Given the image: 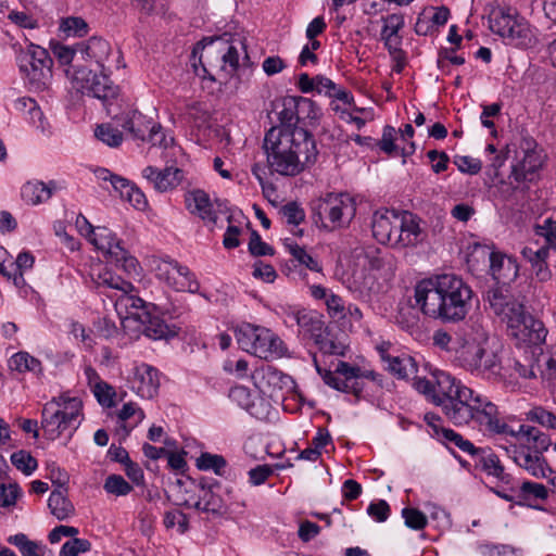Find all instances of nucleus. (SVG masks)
<instances>
[{"instance_id":"obj_1","label":"nucleus","mask_w":556,"mask_h":556,"mask_svg":"<svg viewBox=\"0 0 556 556\" xmlns=\"http://www.w3.org/2000/svg\"><path fill=\"white\" fill-rule=\"evenodd\" d=\"M471 288L454 274H442L419 281L415 300L420 311L442 323L464 320L471 308Z\"/></svg>"},{"instance_id":"obj_2","label":"nucleus","mask_w":556,"mask_h":556,"mask_svg":"<svg viewBox=\"0 0 556 556\" xmlns=\"http://www.w3.org/2000/svg\"><path fill=\"white\" fill-rule=\"evenodd\" d=\"M263 149L271 173L296 176L317 160L314 137L306 129L271 127L265 135Z\"/></svg>"},{"instance_id":"obj_3","label":"nucleus","mask_w":556,"mask_h":556,"mask_svg":"<svg viewBox=\"0 0 556 556\" xmlns=\"http://www.w3.org/2000/svg\"><path fill=\"white\" fill-rule=\"evenodd\" d=\"M415 389L425 394L433 404L441 406L445 417L455 426L468 425L472 419L475 392L463 386L451 375L441 372L435 386L426 378H416Z\"/></svg>"},{"instance_id":"obj_4","label":"nucleus","mask_w":556,"mask_h":556,"mask_svg":"<svg viewBox=\"0 0 556 556\" xmlns=\"http://www.w3.org/2000/svg\"><path fill=\"white\" fill-rule=\"evenodd\" d=\"M513 317H508V333L516 339L517 345L522 348H542L547 336L544 324L528 314L522 304H515Z\"/></svg>"},{"instance_id":"obj_5","label":"nucleus","mask_w":556,"mask_h":556,"mask_svg":"<svg viewBox=\"0 0 556 556\" xmlns=\"http://www.w3.org/2000/svg\"><path fill=\"white\" fill-rule=\"evenodd\" d=\"M355 211L354 200L345 193H328L313 205V212L323 226L331 229L349 224Z\"/></svg>"},{"instance_id":"obj_6","label":"nucleus","mask_w":556,"mask_h":556,"mask_svg":"<svg viewBox=\"0 0 556 556\" xmlns=\"http://www.w3.org/2000/svg\"><path fill=\"white\" fill-rule=\"evenodd\" d=\"M199 55V62H192L191 66L193 70H198L199 66L202 70H207V66H213V59H220L224 64H229L233 70L239 67V53L236 47L229 45L228 39L224 36L204 37L202 40L195 43L192 50L193 60Z\"/></svg>"},{"instance_id":"obj_7","label":"nucleus","mask_w":556,"mask_h":556,"mask_svg":"<svg viewBox=\"0 0 556 556\" xmlns=\"http://www.w3.org/2000/svg\"><path fill=\"white\" fill-rule=\"evenodd\" d=\"M516 163L511 166L509 178L516 182H532L536 172L543 165L542 152L538 150L536 141L530 136H522L516 147H513Z\"/></svg>"},{"instance_id":"obj_8","label":"nucleus","mask_w":556,"mask_h":556,"mask_svg":"<svg viewBox=\"0 0 556 556\" xmlns=\"http://www.w3.org/2000/svg\"><path fill=\"white\" fill-rule=\"evenodd\" d=\"M98 250L117 267L128 275H139L140 266L137 258L121 245V240L106 227H96L93 235L88 239Z\"/></svg>"},{"instance_id":"obj_9","label":"nucleus","mask_w":556,"mask_h":556,"mask_svg":"<svg viewBox=\"0 0 556 556\" xmlns=\"http://www.w3.org/2000/svg\"><path fill=\"white\" fill-rule=\"evenodd\" d=\"M458 358L464 368L493 376L500 375L501 359L491 342L463 344Z\"/></svg>"},{"instance_id":"obj_10","label":"nucleus","mask_w":556,"mask_h":556,"mask_svg":"<svg viewBox=\"0 0 556 556\" xmlns=\"http://www.w3.org/2000/svg\"><path fill=\"white\" fill-rule=\"evenodd\" d=\"M156 277L176 291L194 292L199 285L191 280V274L185 266L175 261L159 260L154 266Z\"/></svg>"},{"instance_id":"obj_11","label":"nucleus","mask_w":556,"mask_h":556,"mask_svg":"<svg viewBox=\"0 0 556 556\" xmlns=\"http://www.w3.org/2000/svg\"><path fill=\"white\" fill-rule=\"evenodd\" d=\"M77 49L88 58L94 59L96 65L102 70H121L126 67V64L123 62L122 52L117 50L114 55H111V47L102 38L91 37L86 46L78 45Z\"/></svg>"},{"instance_id":"obj_12","label":"nucleus","mask_w":556,"mask_h":556,"mask_svg":"<svg viewBox=\"0 0 556 556\" xmlns=\"http://www.w3.org/2000/svg\"><path fill=\"white\" fill-rule=\"evenodd\" d=\"M471 405L475 406V410L472 413V419L480 426L486 427L489 431L495 433H505L511 437H515L519 440H522V434L518 433L509 428L508 425L501 422L496 417L497 408L491 402L485 401L480 395H476Z\"/></svg>"},{"instance_id":"obj_13","label":"nucleus","mask_w":556,"mask_h":556,"mask_svg":"<svg viewBox=\"0 0 556 556\" xmlns=\"http://www.w3.org/2000/svg\"><path fill=\"white\" fill-rule=\"evenodd\" d=\"M403 225L401 213L395 210L377 211L371 222L372 235L380 243L396 245V233Z\"/></svg>"},{"instance_id":"obj_14","label":"nucleus","mask_w":556,"mask_h":556,"mask_svg":"<svg viewBox=\"0 0 556 556\" xmlns=\"http://www.w3.org/2000/svg\"><path fill=\"white\" fill-rule=\"evenodd\" d=\"M80 79L83 80L81 89L103 103H109L119 94V87L105 72H87V75Z\"/></svg>"},{"instance_id":"obj_15","label":"nucleus","mask_w":556,"mask_h":556,"mask_svg":"<svg viewBox=\"0 0 556 556\" xmlns=\"http://www.w3.org/2000/svg\"><path fill=\"white\" fill-rule=\"evenodd\" d=\"M142 176L153 186L159 192H166L173 190L184 180V172L174 166L159 169L154 166H147L142 170Z\"/></svg>"},{"instance_id":"obj_16","label":"nucleus","mask_w":556,"mask_h":556,"mask_svg":"<svg viewBox=\"0 0 556 556\" xmlns=\"http://www.w3.org/2000/svg\"><path fill=\"white\" fill-rule=\"evenodd\" d=\"M285 352L286 348L279 337L267 328H258L255 343H253V355L269 361L283 356Z\"/></svg>"},{"instance_id":"obj_17","label":"nucleus","mask_w":556,"mask_h":556,"mask_svg":"<svg viewBox=\"0 0 556 556\" xmlns=\"http://www.w3.org/2000/svg\"><path fill=\"white\" fill-rule=\"evenodd\" d=\"M132 316L141 324L142 332L150 339H167L176 334V331L160 317L156 308L136 312Z\"/></svg>"},{"instance_id":"obj_18","label":"nucleus","mask_w":556,"mask_h":556,"mask_svg":"<svg viewBox=\"0 0 556 556\" xmlns=\"http://www.w3.org/2000/svg\"><path fill=\"white\" fill-rule=\"evenodd\" d=\"M520 354L514 361V369L526 379L536 378L538 374L544 375L542 366L543 348L518 346Z\"/></svg>"},{"instance_id":"obj_19","label":"nucleus","mask_w":556,"mask_h":556,"mask_svg":"<svg viewBox=\"0 0 556 556\" xmlns=\"http://www.w3.org/2000/svg\"><path fill=\"white\" fill-rule=\"evenodd\" d=\"M160 377L156 368L141 364L135 368L132 388L143 399H152L159 390Z\"/></svg>"},{"instance_id":"obj_20","label":"nucleus","mask_w":556,"mask_h":556,"mask_svg":"<svg viewBox=\"0 0 556 556\" xmlns=\"http://www.w3.org/2000/svg\"><path fill=\"white\" fill-rule=\"evenodd\" d=\"M548 247H523L521 250L522 257L530 264L534 277L545 282L552 278V271L547 264L549 257Z\"/></svg>"},{"instance_id":"obj_21","label":"nucleus","mask_w":556,"mask_h":556,"mask_svg":"<svg viewBox=\"0 0 556 556\" xmlns=\"http://www.w3.org/2000/svg\"><path fill=\"white\" fill-rule=\"evenodd\" d=\"M516 465L538 479L547 478L548 473L554 472L544 455L528 451L526 448L520 452V456H517Z\"/></svg>"},{"instance_id":"obj_22","label":"nucleus","mask_w":556,"mask_h":556,"mask_svg":"<svg viewBox=\"0 0 556 556\" xmlns=\"http://www.w3.org/2000/svg\"><path fill=\"white\" fill-rule=\"evenodd\" d=\"M118 124L127 130L134 139L146 141L147 131L152 125L153 121L148 118L137 110L123 114L121 117H115Z\"/></svg>"},{"instance_id":"obj_23","label":"nucleus","mask_w":556,"mask_h":556,"mask_svg":"<svg viewBox=\"0 0 556 556\" xmlns=\"http://www.w3.org/2000/svg\"><path fill=\"white\" fill-rule=\"evenodd\" d=\"M489 260L491 274L497 281L514 280L518 276V264L513 257L491 252Z\"/></svg>"},{"instance_id":"obj_24","label":"nucleus","mask_w":556,"mask_h":556,"mask_svg":"<svg viewBox=\"0 0 556 556\" xmlns=\"http://www.w3.org/2000/svg\"><path fill=\"white\" fill-rule=\"evenodd\" d=\"M186 205L188 210L198 215L203 220L215 224L217 216L212 208V203L207 193L202 190H194L186 195Z\"/></svg>"},{"instance_id":"obj_25","label":"nucleus","mask_w":556,"mask_h":556,"mask_svg":"<svg viewBox=\"0 0 556 556\" xmlns=\"http://www.w3.org/2000/svg\"><path fill=\"white\" fill-rule=\"evenodd\" d=\"M295 320L303 334L314 341L327 330L321 315L316 311L300 309L295 313Z\"/></svg>"},{"instance_id":"obj_26","label":"nucleus","mask_w":556,"mask_h":556,"mask_svg":"<svg viewBox=\"0 0 556 556\" xmlns=\"http://www.w3.org/2000/svg\"><path fill=\"white\" fill-rule=\"evenodd\" d=\"M486 300L494 314L504 316L508 321V317H513V307L515 304H520L515 301L506 290L501 287H494L488 290Z\"/></svg>"},{"instance_id":"obj_27","label":"nucleus","mask_w":556,"mask_h":556,"mask_svg":"<svg viewBox=\"0 0 556 556\" xmlns=\"http://www.w3.org/2000/svg\"><path fill=\"white\" fill-rule=\"evenodd\" d=\"M274 105L276 115L280 122V125L278 126L279 129H304L303 127L298 126L299 119L296 115L295 97H286L280 101H276Z\"/></svg>"},{"instance_id":"obj_28","label":"nucleus","mask_w":556,"mask_h":556,"mask_svg":"<svg viewBox=\"0 0 556 556\" xmlns=\"http://www.w3.org/2000/svg\"><path fill=\"white\" fill-rule=\"evenodd\" d=\"M518 433L522 434V441H525L522 444H525L528 451L544 455L552 445L549 435L535 427L521 425Z\"/></svg>"},{"instance_id":"obj_29","label":"nucleus","mask_w":556,"mask_h":556,"mask_svg":"<svg viewBox=\"0 0 556 556\" xmlns=\"http://www.w3.org/2000/svg\"><path fill=\"white\" fill-rule=\"evenodd\" d=\"M48 507L58 520H66L75 514V507L67 497V489H54L48 500Z\"/></svg>"},{"instance_id":"obj_30","label":"nucleus","mask_w":556,"mask_h":556,"mask_svg":"<svg viewBox=\"0 0 556 556\" xmlns=\"http://www.w3.org/2000/svg\"><path fill=\"white\" fill-rule=\"evenodd\" d=\"M56 188L54 181L48 185L42 181H28L22 187V198L25 202L36 205L48 201Z\"/></svg>"},{"instance_id":"obj_31","label":"nucleus","mask_w":556,"mask_h":556,"mask_svg":"<svg viewBox=\"0 0 556 556\" xmlns=\"http://www.w3.org/2000/svg\"><path fill=\"white\" fill-rule=\"evenodd\" d=\"M401 216L404 225L396 233V245L408 247L417 244L420 235L419 224L414 219L413 215L407 212L401 213Z\"/></svg>"},{"instance_id":"obj_32","label":"nucleus","mask_w":556,"mask_h":556,"mask_svg":"<svg viewBox=\"0 0 556 556\" xmlns=\"http://www.w3.org/2000/svg\"><path fill=\"white\" fill-rule=\"evenodd\" d=\"M381 357L388 364V370L399 379H406L410 375H415L417 371L416 364L409 356L393 357L382 351Z\"/></svg>"},{"instance_id":"obj_33","label":"nucleus","mask_w":556,"mask_h":556,"mask_svg":"<svg viewBox=\"0 0 556 556\" xmlns=\"http://www.w3.org/2000/svg\"><path fill=\"white\" fill-rule=\"evenodd\" d=\"M283 245L292 256V261L296 263L295 266H304L315 273L321 271L323 268L318 261L313 257L304 247L299 245L290 239H285Z\"/></svg>"},{"instance_id":"obj_34","label":"nucleus","mask_w":556,"mask_h":556,"mask_svg":"<svg viewBox=\"0 0 556 556\" xmlns=\"http://www.w3.org/2000/svg\"><path fill=\"white\" fill-rule=\"evenodd\" d=\"M476 456H480L479 463L481 468L491 476L496 477L503 482H509L510 475L505 472L504 466L502 465L500 457L491 452V450L480 448V453Z\"/></svg>"},{"instance_id":"obj_35","label":"nucleus","mask_w":556,"mask_h":556,"mask_svg":"<svg viewBox=\"0 0 556 556\" xmlns=\"http://www.w3.org/2000/svg\"><path fill=\"white\" fill-rule=\"evenodd\" d=\"M21 61L28 62L31 70H51L53 66V60L48 50L35 45H30L21 55Z\"/></svg>"},{"instance_id":"obj_36","label":"nucleus","mask_w":556,"mask_h":556,"mask_svg":"<svg viewBox=\"0 0 556 556\" xmlns=\"http://www.w3.org/2000/svg\"><path fill=\"white\" fill-rule=\"evenodd\" d=\"M8 542L16 546L23 556H45L46 554L43 545L29 540L24 533L9 536Z\"/></svg>"},{"instance_id":"obj_37","label":"nucleus","mask_w":556,"mask_h":556,"mask_svg":"<svg viewBox=\"0 0 556 556\" xmlns=\"http://www.w3.org/2000/svg\"><path fill=\"white\" fill-rule=\"evenodd\" d=\"M314 342L324 354L345 356L348 351V345L327 330Z\"/></svg>"},{"instance_id":"obj_38","label":"nucleus","mask_w":556,"mask_h":556,"mask_svg":"<svg viewBox=\"0 0 556 556\" xmlns=\"http://www.w3.org/2000/svg\"><path fill=\"white\" fill-rule=\"evenodd\" d=\"M50 413L49 404L43 407L42 410V428L48 433L51 439L58 438L63 431L67 428L65 427V421H62L61 416L58 410Z\"/></svg>"},{"instance_id":"obj_39","label":"nucleus","mask_w":556,"mask_h":556,"mask_svg":"<svg viewBox=\"0 0 556 556\" xmlns=\"http://www.w3.org/2000/svg\"><path fill=\"white\" fill-rule=\"evenodd\" d=\"M489 28L503 38L515 37V22L510 15L501 12L496 16L489 17Z\"/></svg>"},{"instance_id":"obj_40","label":"nucleus","mask_w":556,"mask_h":556,"mask_svg":"<svg viewBox=\"0 0 556 556\" xmlns=\"http://www.w3.org/2000/svg\"><path fill=\"white\" fill-rule=\"evenodd\" d=\"M9 366L12 370H16L18 372L41 371V363L26 352H18L14 354L9 362Z\"/></svg>"},{"instance_id":"obj_41","label":"nucleus","mask_w":556,"mask_h":556,"mask_svg":"<svg viewBox=\"0 0 556 556\" xmlns=\"http://www.w3.org/2000/svg\"><path fill=\"white\" fill-rule=\"evenodd\" d=\"M433 428L437 434L442 435L443 439L455 444L463 452L471 456H476L477 454L480 453V448L476 447L469 440L464 439L459 433L455 432L454 430L447 428L438 429L434 426Z\"/></svg>"},{"instance_id":"obj_42","label":"nucleus","mask_w":556,"mask_h":556,"mask_svg":"<svg viewBox=\"0 0 556 556\" xmlns=\"http://www.w3.org/2000/svg\"><path fill=\"white\" fill-rule=\"evenodd\" d=\"M93 280L98 287H108L111 289L121 290L125 293L132 289L130 282L124 280L119 276H115L114 274L106 269L100 271L97 275V277L93 278Z\"/></svg>"},{"instance_id":"obj_43","label":"nucleus","mask_w":556,"mask_h":556,"mask_svg":"<svg viewBox=\"0 0 556 556\" xmlns=\"http://www.w3.org/2000/svg\"><path fill=\"white\" fill-rule=\"evenodd\" d=\"M199 78L202 89L214 94L222 91L223 85L227 83L229 75L227 72H218L217 75L211 72H202Z\"/></svg>"},{"instance_id":"obj_44","label":"nucleus","mask_w":556,"mask_h":556,"mask_svg":"<svg viewBox=\"0 0 556 556\" xmlns=\"http://www.w3.org/2000/svg\"><path fill=\"white\" fill-rule=\"evenodd\" d=\"M83 403L78 397H73L72 400H67V405L64 408L56 409L61 416L62 421H65V427L70 428L77 424L75 428L79 425V416L81 414Z\"/></svg>"},{"instance_id":"obj_45","label":"nucleus","mask_w":556,"mask_h":556,"mask_svg":"<svg viewBox=\"0 0 556 556\" xmlns=\"http://www.w3.org/2000/svg\"><path fill=\"white\" fill-rule=\"evenodd\" d=\"M397 324L402 329L406 330L410 334L419 330L420 318L414 307H404L399 311L396 316Z\"/></svg>"},{"instance_id":"obj_46","label":"nucleus","mask_w":556,"mask_h":556,"mask_svg":"<svg viewBox=\"0 0 556 556\" xmlns=\"http://www.w3.org/2000/svg\"><path fill=\"white\" fill-rule=\"evenodd\" d=\"M258 328V326L247 324L236 330L237 342L243 351L252 354L253 343H255Z\"/></svg>"},{"instance_id":"obj_47","label":"nucleus","mask_w":556,"mask_h":556,"mask_svg":"<svg viewBox=\"0 0 556 556\" xmlns=\"http://www.w3.org/2000/svg\"><path fill=\"white\" fill-rule=\"evenodd\" d=\"M226 459L222 455L202 453L197 459V467L200 470H214L218 476H222V470L226 467Z\"/></svg>"},{"instance_id":"obj_48","label":"nucleus","mask_w":556,"mask_h":556,"mask_svg":"<svg viewBox=\"0 0 556 556\" xmlns=\"http://www.w3.org/2000/svg\"><path fill=\"white\" fill-rule=\"evenodd\" d=\"M60 30L64 31L67 36L83 37L88 34V24L83 17L70 16L62 18Z\"/></svg>"},{"instance_id":"obj_49","label":"nucleus","mask_w":556,"mask_h":556,"mask_svg":"<svg viewBox=\"0 0 556 556\" xmlns=\"http://www.w3.org/2000/svg\"><path fill=\"white\" fill-rule=\"evenodd\" d=\"M296 115L299 123L305 121H316L319 114V109L316 104L306 98L295 97Z\"/></svg>"},{"instance_id":"obj_50","label":"nucleus","mask_w":556,"mask_h":556,"mask_svg":"<svg viewBox=\"0 0 556 556\" xmlns=\"http://www.w3.org/2000/svg\"><path fill=\"white\" fill-rule=\"evenodd\" d=\"M103 488L108 493L116 496H124L132 491V486L119 475H110Z\"/></svg>"},{"instance_id":"obj_51","label":"nucleus","mask_w":556,"mask_h":556,"mask_svg":"<svg viewBox=\"0 0 556 556\" xmlns=\"http://www.w3.org/2000/svg\"><path fill=\"white\" fill-rule=\"evenodd\" d=\"M96 137L110 147H118L123 141V134L110 124L100 125L96 129Z\"/></svg>"},{"instance_id":"obj_52","label":"nucleus","mask_w":556,"mask_h":556,"mask_svg":"<svg viewBox=\"0 0 556 556\" xmlns=\"http://www.w3.org/2000/svg\"><path fill=\"white\" fill-rule=\"evenodd\" d=\"M534 231L536 236L543 237L545 239V244L543 247H548L551 249L556 250V222L552 218H547L544 220L542 225H535Z\"/></svg>"},{"instance_id":"obj_53","label":"nucleus","mask_w":556,"mask_h":556,"mask_svg":"<svg viewBox=\"0 0 556 556\" xmlns=\"http://www.w3.org/2000/svg\"><path fill=\"white\" fill-rule=\"evenodd\" d=\"M520 497L528 501L530 497L545 501L548 497V490L544 484L525 481L520 486Z\"/></svg>"},{"instance_id":"obj_54","label":"nucleus","mask_w":556,"mask_h":556,"mask_svg":"<svg viewBox=\"0 0 556 556\" xmlns=\"http://www.w3.org/2000/svg\"><path fill=\"white\" fill-rule=\"evenodd\" d=\"M12 464L25 475H30L37 468V460L28 452L18 451L11 456Z\"/></svg>"},{"instance_id":"obj_55","label":"nucleus","mask_w":556,"mask_h":556,"mask_svg":"<svg viewBox=\"0 0 556 556\" xmlns=\"http://www.w3.org/2000/svg\"><path fill=\"white\" fill-rule=\"evenodd\" d=\"M402 516L405 525L414 530H422L428 523L427 516L417 508L406 507L402 510Z\"/></svg>"},{"instance_id":"obj_56","label":"nucleus","mask_w":556,"mask_h":556,"mask_svg":"<svg viewBox=\"0 0 556 556\" xmlns=\"http://www.w3.org/2000/svg\"><path fill=\"white\" fill-rule=\"evenodd\" d=\"M93 393L97 397L98 402L105 407L115 406V402L113 401V396L115 395V391L113 387L104 381H97L93 386Z\"/></svg>"},{"instance_id":"obj_57","label":"nucleus","mask_w":556,"mask_h":556,"mask_svg":"<svg viewBox=\"0 0 556 556\" xmlns=\"http://www.w3.org/2000/svg\"><path fill=\"white\" fill-rule=\"evenodd\" d=\"M91 543L85 539L73 538L65 542L60 551V556H77L79 553L89 552Z\"/></svg>"},{"instance_id":"obj_58","label":"nucleus","mask_w":556,"mask_h":556,"mask_svg":"<svg viewBox=\"0 0 556 556\" xmlns=\"http://www.w3.org/2000/svg\"><path fill=\"white\" fill-rule=\"evenodd\" d=\"M249 252L253 256H264V255H274L275 250L273 247L264 242L256 230L251 231V237L249 241Z\"/></svg>"},{"instance_id":"obj_59","label":"nucleus","mask_w":556,"mask_h":556,"mask_svg":"<svg viewBox=\"0 0 556 556\" xmlns=\"http://www.w3.org/2000/svg\"><path fill=\"white\" fill-rule=\"evenodd\" d=\"M528 419L549 429H556V416L543 407H534L528 413Z\"/></svg>"},{"instance_id":"obj_60","label":"nucleus","mask_w":556,"mask_h":556,"mask_svg":"<svg viewBox=\"0 0 556 556\" xmlns=\"http://www.w3.org/2000/svg\"><path fill=\"white\" fill-rule=\"evenodd\" d=\"M50 49L61 66L70 65L77 51V49L70 48L53 40L50 42Z\"/></svg>"},{"instance_id":"obj_61","label":"nucleus","mask_w":556,"mask_h":556,"mask_svg":"<svg viewBox=\"0 0 556 556\" xmlns=\"http://www.w3.org/2000/svg\"><path fill=\"white\" fill-rule=\"evenodd\" d=\"M280 213L287 219L289 225L298 226L305 218L304 211L295 202H290L283 205Z\"/></svg>"},{"instance_id":"obj_62","label":"nucleus","mask_w":556,"mask_h":556,"mask_svg":"<svg viewBox=\"0 0 556 556\" xmlns=\"http://www.w3.org/2000/svg\"><path fill=\"white\" fill-rule=\"evenodd\" d=\"M99 178L104 181L109 180L113 188L119 192L121 198L125 197L127 189L132 186L127 179L114 175L108 169L100 170Z\"/></svg>"},{"instance_id":"obj_63","label":"nucleus","mask_w":556,"mask_h":556,"mask_svg":"<svg viewBox=\"0 0 556 556\" xmlns=\"http://www.w3.org/2000/svg\"><path fill=\"white\" fill-rule=\"evenodd\" d=\"M470 332H465L464 344L477 343L481 344L489 342V336L484 327L478 321H472L470 325Z\"/></svg>"},{"instance_id":"obj_64","label":"nucleus","mask_w":556,"mask_h":556,"mask_svg":"<svg viewBox=\"0 0 556 556\" xmlns=\"http://www.w3.org/2000/svg\"><path fill=\"white\" fill-rule=\"evenodd\" d=\"M51 72H26V79L30 90L39 91L48 87Z\"/></svg>"}]
</instances>
